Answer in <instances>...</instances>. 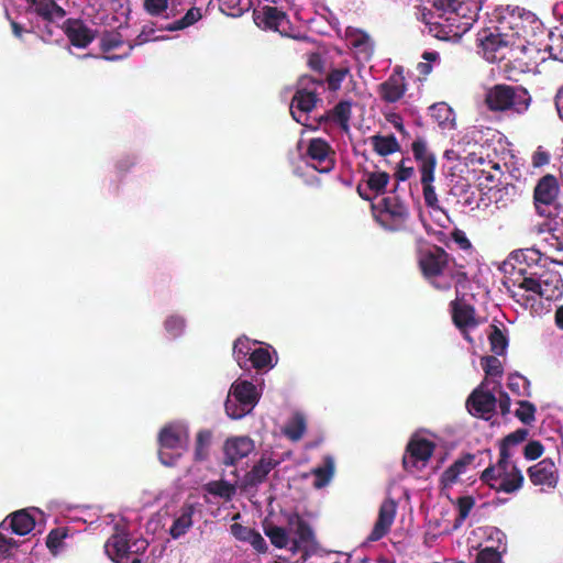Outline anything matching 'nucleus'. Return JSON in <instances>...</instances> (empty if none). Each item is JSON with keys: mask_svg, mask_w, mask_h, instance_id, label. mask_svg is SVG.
<instances>
[{"mask_svg": "<svg viewBox=\"0 0 563 563\" xmlns=\"http://www.w3.org/2000/svg\"><path fill=\"white\" fill-rule=\"evenodd\" d=\"M532 250H518L509 254L498 266L504 274L503 286L511 297L525 308L533 309L537 301L534 296L519 294L512 287H518L547 300H558L563 296V279L554 266H531L527 263Z\"/></svg>", "mask_w": 563, "mask_h": 563, "instance_id": "obj_1", "label": "nucleus"}, {"mask_svg": "<svg viewBox=\"0 0 563 563\" xmlns=\"http://www.w3.org/2000/svg\"><path fill=\"white\" fill-rule=\"evenodd\" d=\"M419 266L422 274L438 289H450L466 279V274L451 265L450 255L440 246L428 245L419 250Z\"/></svg>", "mask_w": 563, "mask_h": 563, "instance_id": "obj_2", "label": "nucleus"}, {"mask_svg": "<svg viewBox=\"0 0 563 563\" xmlns=\"http://www.w3.org/2000/svg\"><path fill=\"white\" fill-rule=\"evenodd\" d=\"M432 8L439 13V18H444L448 26H455L465 32L472 26L473 21L478 16V12L485 11L488 16L489 0H429Z\"/></svg>", "mask_w": 563, "mask_h": 563, "instance_id": "obj_3", "label": "nucleus"}, {"mask_svg": "<svg viewBox=\"0 0 563 563\" xmlns=\"http://www.w3.org/2000/svg\"><path fill=\"white\" fill-rule=\"evenodd\" d=\"M505 27H495V63L499 74L507 80L518 81L523 73V64L518 58L520 47H514L517 33L503 32Z\"/></svg>", "mask_w": 563, "mask_h": 563, "instance_id": "obj_4", "label": "nucleus"}, {"mask_svg": "<svg viewBox=\"0 0 563 563\" xmlns=\"http://www.w3.org/2000/svg\"><path fill=\"white\" fill-rule=\"evenodd\" d=\"M324 87L323 79H316L303 75L298 79L296 92L291 99L290 113L294 120L302 125H308L305 120L318 102H321L319 89Z\"/></svg>", "mask_w": 563, "mask_h": 563, "instance_id": "obj_5", "label": "nucleus"}, {"mask_svg": "<svg viewBox=\"0 0 563 563\" xmlns=\"http://www.w3.org/2000/svg\"><path fill=\"white\" fill-rule=\"evenodd\" d=\"M498 161L495 162V172H499L505 178L496 185L495 205L497 208H506L509 203H514L517 196V187L512 183L518 172L516 156L512 150L501 146L500 154L497 155Z\"/></svg>", "mask_w": 563, "mask_h": 563, "instance_id": "obj_6", "label": "nucleus"}, {"mask_svg": "<svg viewBox=\"0 0 563 563\" xmlns=\"http://www.w3.org/2000/svg\"><path fill=\"white\" fill-rule=\"evenodd\" d=\"M482 366L485 372V379L471 393L465 406L473 417L489 420L493 416V391L484 390V386L493 376V356L482 357Z\"/></svg>", "mask_w": 563, "mask_h": 563, "instance_id": "obj_7", "label": "nucleus"}, {"mask_svg": "<svg viewBox=\"0 0 563 563\" xmlns=\"http://www.w3.org/2000/svg\"><path fill=\"white\" fill-rule=\"evenodd\" d=\"M530 101L531 97L525 87L495 84V112L511 111L521 114L528 110Z\"/></svg>", "mask_w": 563, "mask_h": 563, "instance_id": "obj_8", "label": "nucleus"}, {"mask_svg": "<svg viewBox=\"0 0 563 563\" xmlns=\"http://www.w3.org/2000/svg\"><path fill=\"white\" fill-rule=\"evenodd\" d=\"M560 192L558 178L552 174L542 176L533 189V203L540 216L550 217L547 208L556 202Z\"/></svg>", "mask_w": 563, "mask_h": 563, "instance_id": "obj_9", "label": "nucleus"}, {"mask_svg": "<svg viewBox=\"0 0 563 563\" xmlns=\"http://www.w3.org/2000/svg\"><path fill=\"white\" fill-rule=\"evenodd\" d=\"M529 481L543 489H555L560 481V471L551 457H545L527 470Z\"/></svg>", "mask_w": 563, "mask_h": 563, "instance_id": "obj_10", "label": "nucleus"}, {"mask_svg": "<svg viewBox=\"0 0 563 563\" xmlns=\"http://www.w3.org/2000/svg\"><path fill=\"white\" fill-rule=\"evenodd\" d=\"M306 154L313 162L311 166L319 173H329L335 166V153L330 144L321 137L309 141Z\"/></svg>", "mask_w": 563, "mask_h": 563, "instance_id": "obj_11", "label": "nucleus"}, {"mask_svg": "<svg viewBox=\"0 0 563 563\" xmlns=\"http://www.w3.org/2000/svg\"><path fill=\"white\" fill-rule=\"evenodd\" d=\"M376 91L384 102H398L407 91L404 67L400 65L395 66L389 77L377 86Z\"/></svg>", "mask_w": 563, "mask_h": 563, "instance_id": "obj_12", "label": "nucleus"}, {"mask_svg": "<svg viewBox=\"0 0 563 563\" xmlns=\"http://www.w3.org/2000/svg\"><path fill=\"white\" fill-rule=\"evenodd\" d=\"M380 222L390 230H397L409 218L407 206L398 197H385L382 200Z\"/></svg>", "mask_w": 563, "mask_h": 563, "instance_id": "obj_13", "label": "nucleus"}, {"mask_svg": "<svg viewBox=\"0 0 563 563\" xmlns=\"http://www.w3.org/2000/svg\"><path fill=\"white\" fill-rule=\"evenodd\" d=\"M396 514L397 503L390 497L386 498L379 506L377 519L367 540L375 542L383 539L390 531Z\"/></svg>", "mask_w": 563, "mask_h": 563, "instance_id": "obj_14", "label": "nucleus"}, {"mask_svg": "<svg viewBox=\"0 0 563 563\" xmlns=\"http://www.w3.org/2000/svg\"><path fill=\"white\" fill-rule=\"evenodd\" d=\"M279 464L278 461L271 456L262 455V457L246 472L241 479V488L243 490L256 489L263 484L268 474Z\"/></svg>", "mask_w": 563, "mask_h": 563, "instance_id": "obj_15", "label": "nucleus"}, {"mask_svg": "<svg viewBox=\"0 0 563 563\" xmlns=\"http://www.w3.org/2000/svg\"><path fill=\"white\" fill-rule=\"evenodd\" d=\"M498 468V486H495V492H503L512 494L523 486L525 477L521 470L509 460L505 465L500 466L498 463L495 465Z\"/></svg>", "mask_w": 563, "mask_h": 563, "instance_id": "obj_16", "label": "nucleus"}, {"mask_svg": "<svg viewBox=\"0 0 563 563\" xmlns=\"http://www.w3.org/2000/svg\"><path fill=\"white\" fill-rule=\"evenodd\" d=\"M255 449L254 441L247 435L232 437L224 443V464L233 466Z\"/></svg>", "mask_w": 563, "mask_h": 563, "instance_id": "obj_17", "label": "nucleus"}, {"mask_svg": "<svg viewBox=\"0 0 563 563\" xmlns=\"http://www.w3.org/2000/svg\"><path fill=\"white\" fill-rule=\"evenodd\" d=\"M255 23L265 30L280 32L288 24L287 14L277 7L264 5L261 10L254 11Z\"/></svg>", "mask_w": 563, "mask_h": 563, "instance_id": "obj_18", "label": "nucleus"}, {"mask_svg": "<svg viewBox=\"0 0 563 563\" xmlns=\"http://www.w3.org/2000/svg\"><path fill=\"white\" fill-rule=\"evenodd\" d=\"M104 550L114 563H129L131 550L126 534L115 533L111 536L104 544ZM131 563H142V561L135 558Z\"/></svg>", "mask_w": 563, "mask_h": 563, "instance_id": "obj_19", "label": "nucleus"}, {"mask_svg": "<svg viewBox=\"0 0 563 563\" xmlns=\"http://www.w3.org/2000/svg\"><path fill=\"white\" fill-rule=\"evenodd\" d=\"M409 456L405 455L402 464L406 470L415 466L416 462H427L433 454L434 444L427 439L411 440L406 449Z\"/></svg>", "mask_w": 563, "mask_h": 563, "instance_id": "obj_20", "label": "nucleus"}, {"mask_svg": "<svg viewBox=\"0 0 563 563\" xmlns=\"http://www.w3.org/2000/svg\"><path fill=\"white\" fill-rule=\"evenodd\" d=\"M352 114V102L347 100H341L339 101L334 108L328 112H325L323 115H321L317 122L318 125L313 129H317L322 123H327L329 121H333L339 124L342 131L349 132L350 130V120Z\"/></svg>", "mask_w": 563, "mask_h": 563, "instance_id": "obj_21", "label": "nucleus"}, {"mask_svg": "<svg viewBox=\"0 0 563 563\" xmlns=\"http://www.w3.org/2000/svg\"><path fill=\"white\" fill-rule=\"evenodd\" d=\"M188 440L187 429L175 424L165 426L158 434L159 444L164 449H181L187 445Z\"/></svg>", "mask_w": 563, "mask_h": 563, "instance_id": "obj_22", "label": "nucleus"}, {"mask_svg": "<svg viewBox=\"0 0 563 563\" xmlns=\"http://www.w3.org/2000/svg\"><path fill=\"white\" fill-rule=\"evenodd\" d=\"M65 34L69 42L79 48L87 47L95 38L92 31L80 20L68 19L65 22Z\"/></svg>", "mask_w": 563, "mask_h": 563, "instance_id": "obj_23", "label": "nucleus"}, {"mask_svg": "<svg viewBox=\"0 0 563 563\" xmlns=\"http://www.w3.org/2000/svg\"><path fill=\"white\" fill-rule=\"evenodd\" d=\"M231 394L241 406H246L250 409L257 402L256 387L251 382H235L231 386Z\"/></svg>", "mask_w": 563, "mask_h": 563, "instance_id": "obj_24", "label": "nucleus"}, {"mask_svg": "<svg viewBox=\"0 0 563 563\" xmlns=\"http://www.w3.org/2000/svg\"><path fill=\"white\" fill-rule=\"evenodd\" d=\"M451 312L454 324L462 331L476 324L474 309L470 305L455 299L451 302Z\"/></svg>", "mask_w": 563, "mask_h": 563, "instance_id": "obj_25", "label": "nucleus"}, {"mask_svg": "<svg viewBox=\"0 0 563 563\" xmlns=\"http://www.w3.org/2000/svg\"><path fill=\"white\" fill-rule=\"evenodd\" d=\"M420 181L422 185V194L426 206L433 210H442L439 205L435 189L432 185V183L434 181V173H432V163H430L429 166L422 168Z\"/></svg>", "mask_w": 563, "mask_h": 563, "instance_id": "obj_26", "label": "nucleus"}, {"mask_svg": "<svg viewBox=\"0 0 563 563\" xmlns=\"http://www.w3.org/2000/svg\"><path fill=\"white\" fill-rule=\"evenodd\" d=\"M9 530L19 536L30 533L35 527L34 518L26 510H19L7 517Z\"/></svg>", "mask_w": 563, "mask_h": 563, "instance_id": "obj_27", "label": "nucleus"}, {"mask_svg": "<svg viewBox=\"0 0 563 563\" xmlns=\"http://www.w3.org/2000/svg\"><path fill=\"white\" fill-rule=\"evenodd\" d=\"M35 13L48 23L60 21L66 11L54 0H35L33 3Z\"/></svg>", "mask_w": 563, "mask_h": 563, "instance_id": "obj_28", "label": "nucleus"}, {"mask_svg": "<svg viewBox=\"0 0 563 563\" xmlns=\"http://www.w3.org/2000/svg\"><path fill=\"white\" fill-rule=\"evenodd\" d=\"M288 526L294 529L297 540L310 545L314 543V533L310 525L297 512L287 518Z\"/></svg>", "mask_w": 563, "mask_h": 563, "instance_id": "obj_29", "label": "nucleus"}, {"mask_svg": "<svg viewBox=\"0 0 563 563\" xmlns=\"http://www.w3.org/2000/svg\"><path fill=\"white\" fill-rule=\"evenodd\" d=\"M529 435V431L527 429L520 428L516 431L506 435L499 443V460L498 464L500 466L505 465L507 460L511 457L510 448L516 446L523 442Z\"/></svg>", "mask_w": 563, "mask_h": 563, "instance_id": "obj_30", "label": "nucleus"}, {"mask_svg": "<svg viewBox=\"0 0 563 563\" xmlns=\"http://www.w3.org/2000/svg\"><path fill=\"white\" fill-rule=\"evenodd\" d=\"M195 508L192 505H184L180 509V515L175 518L172 527L169 528V534L173 539H178L187 533L192 526V516Z\"/></svg>", "mask_w": 563, "mask_h": 563, "instance_id": "obj_31", "label": "nucleus"}, {"mask_svg": "<svg viewBox=\"0 0 563 563\" xmlns=\"http://www.w3.org/2000/svg\"><path fill=\"white\" fill-rule=\"evenodd\" d=\"M351 45L361 54L365 59H369L374 54V42L363 30H353L347 33Z\"/></svg>", "mask_w": 563, "mask_h": 563, "instance_id": "obj_32", "label": "nucleus"}, {"mask_svg": "<svg viewBox=\"0 0 563 563\" xmlns=\"http://www.w3.org/2000/svg\"><path fill=\"white\" fill-rule=\"evenodd\" d=\"M411 151L413 157L417 162H419V170L422 175V168L429 166L432 163V173H434L437 158L435 155L429 152L427 142L422 137H417L411 144Z\"/></svg>", "mask_w": 563, "mask_h": 563, "instance_id": "obj_33", "label": "nucleus"}, {"mask_svg": "<svg viewBox=\"0 0 563 563\" xmlns=\"http://www.w3.org/2000/svg\"><path fill=\"white\" fill-rule=\"evenodd\" d=\"M474 456L467 454L459 460H456L451 466H449L441 476V482L445 486H451L454 484L459 476L465 473L466 467L473 462Z\"/></svg>", "mask_w": 563, "mask_h": 563, "instance_id": "obj_34", "label": "nucleus"}, {"mask_svg": "<svg viewBox=\"0 0 563 563\" xmlns=\"http://www.w3.org/2000/svg\"><path fill=\"white\" fill-rule=\"evenodd\" d=\"M365 183L374 199L386 191L389 183V174L386 172H366Z\"/></svg>", "mask_w": 563, "mask_h": 563, "instance_id": "obj_35", "label": "nucleus"}, {"mask_svg": "<svg viewBox=\"0 0 563 563\" xmlns=\"http://www.w3.org/2000/svg\"><path fill=\"white\" fill-rule=\"evenodd\" d=\"M371 143L374 151L380 156H387L400 150V145L394 134L387 136L379 134L373 135Z\"/></svg>", "mask_w": 563, "mask_h": 563, "instance_id": "obj_36", "label": "nucleus"}, {"mask_svg": "<svg viewBox=\"0 0 563 563\" xmlns=\"http://www.w3.org/2000/svg\"><path fill=\"white\" fill-rule=\"evenodd\" d=\"M306 429L305 416L296 412L284 427V434L291 441H299L303 437Z\"/></svg>", "mask_w": 563, "mask_h": 563, "instance_id": "obj_37", "label": "nucleus"}, {"mask_svg": "<svg viewBox=\"0 0 563 563\" xmlns=\"http://www.w3.org/2000/svg\"><path fill=\"white\" fill-rule=\"evenodd\" d=\"M477 54L487 62H493V31L489 26L483 27L477 33L476 38Z\"/></svg>", "mask_w": 563, "mask_h": 563, "instance_id": "obj_38", "label": "nucleus"}, {"mask_svg": "<svg viewBox=\"0 0 563 563\" xmlns=\"http://www.w3.org/2000/svg\"><path fill=\"white\" fill-rule=\"evenodd\" d=\"M212 443V432L210 430H200L196 437L195 443V460L205 461L209 456L210 446Z\"/></svg>", "mask_w": 563, "mask_h": 563, "instance_id": "obj_39", "label": "nucleus"}, {"mask_svg": "<svg viewBox=\"0 0 563 563\" xmlns=\"http://www.w3.org/2000/svg\"><path fill=\"white\" fill-rule=\"evenodd\" d=\"M264 533L268 537L271 543L278 549H285L290 541L286 529L283 527L266 525L264 526Z\"/></svg>", "mask_w": 563, "mask_h": 563, "instance_id": "obj_40", "label": "nucleus"}, {"mask_svg": "<svg viewBox=\"0 0 563 563\" xmlns=\"http://www.w3.org/2000/svg\"><path fill=\"white\" fill-rule=\"evenodd\" d=\"M9 527L7 520L0 523V560L11 558L13 555L12 550L19 547V543L4 534L3 531H8Z\"/></svg>", "mask_w": 563, "mask_h": 563, "instance_id": "obj_41", "label": "nucleus"}, {"mask_svg": "<svg viewBox=\"0 0 563 563\" xmlns=\"http://www.w3.org/2000/svg\"><path fill=\"white\" fill-rule=\"evenodd\" d=\"M201 18H202V14H201L200 9L194 7V8L189 9L181 19H179V20L173 22L172 24H169L168 26H166V30L178 31V30L186 29V27L195 24Z\"/></svg>", "mask_w": 563, "mask_h": 563, "instance_id": "obj_42", "label": "nucleus"}, {"mask_svg": "<svg viewBox=\"0 0 563 563\" xmlns=\"http://www.w3.org/2000/svg\"><path fill=\"white\" fill-rule=\"evenodd\" d=\"M67 538V530L63 528L52 529L46 537V547L53 555H56Z\"/></svg>", "mask_w": 563, "mask_h": 563, "instance_id": "obj_43", "label": "nucleus"}, {"mask_svg": "<svg viewBox=\"0 0 563 563\" xmlns=\"http://www.w3.org/2000/svg\"><path fill=\"white\" fill-rule=\"evenodd\" d=\"M334 466L333 463L329 460L325 465L317 467L312 471L314 475L313 486L316 488H322L330 482L333 476Z\"/></svg>", "mask_w": 563, "mask_h": 563, "instance_id": "obj_44", "label": "nucleus"}, {"mask_svg": "<svg viewBox=\"0 0 563 563\" xmlns=\"http://www.w3.org/2000/svg\"><path fill=\"white\" fill-rule=\"evenodd\" d=\"M350 74V67L349 66H341L340 68L332 69L328 75L327 78L323 80L328 84V88L331 91H336L341 88L342 81L345 79V77Z\"/></svg>", "mask_w": 563, "mask_h": 563, "instance_id": "obj_45", "label": "nucleus"}, {"mask_svg": "<svg viewBox=\"0 0 563 563\" xmlns=\"http://www.w3.org/2000/svg\"><path fill=\"white\" fill-rule=\"evenodd\" d=\"M250 361L254 368L263 369L272 366V355L267 349H255L251 355Z\"/></svg>", "mask_w": 563, "mask_h": 563, "instance_id": "obj_46", "label": "nucleus"}, {"mask_svg": "<svg viewBox=\"0 0 563 563\" xmlns=\"http://www.w3.org/2000/svg\"><path fill=\"white\" fill-rule=\"evenodd\" d=\"M124 43L123 36L119 32H104L101 37L100 46L103 52H110L119 48Z\"/></svg>", "mask_w": 563, "mask_h": 563, "instance_id": "obj_47", "label": "nucleus"}, {"mask_svg": "<svg viewBox=\"0 0 563 563\" xmlns=\"http://www.w3.org/2000/svg\"><path fill=\"white\" fill-rule=\"evenodd\" d=\"M515 415L522 423L531 424L536 420V406L527 400H521Z\"/></svg>", "mask_w": 563, "mask_h": 563, "instance_id": "obj_48", "label": "nucleus"}, {"mask_svg": "<svg viewBox=\"0 0 563 563\" xmlns=\"http://www.w3.org/2000/svg\"><path fill=\"white\" fill-rule=\"evenodd\" d=\"M456 506L459 516L455 519V527L460 526L468 517L474 506V499L471 496H462L457 498Z\"/></svg>", "mask_w": 563, "mask_h": 563, "instance_id": "obj_49", "label": "nucleus"}, {"mask_svg": "<svg viewBox=\"0 0 563 563\" xmlns=\"http://www.w3.org/2000/svg\"><path fill=\"white\" fill-rule=\"evenodd\" d=\"M166 331L174 338L179 336L185 328V319L180 316H170L165 320Z\"/></svg>", "mask_w": 563, "mask_h": 563, "instance_id": "obj_50", "label": "nucleus"}, {"mask_svg": "<svg viewBox=\"0 0 563 563\" xmlns=\"http://www.w3.org/2000/svg\"><path fill=\"white\" fill-rule=\"evenodd\" d=\"M551 153L543 146H538L536 151L531 155V165L533 168H541L548 164H550L551 161Z\"/></svg>", "mask_w": 563, "mask_h": 563, "instance_id": "obj_51", "label": "nucleus"}, {"mask_svg": "<svg viewBox=\"0 0 563 563\" xmlns=\"http://www.w3.org/2000/svg\"><path fill=\"white\" fill-rule=\"evenodd\" d=\"M220 10L227 15L230 16H241L244 12V9L241 5V0H219Z\"/></svg>", "mask_w": 563, "mask_h": 563, "instance_id": "obj_52", "label": "nucleus"}, {"mask_svg": "<svg viewBox=\"0 0 563 563\" xmlns=\"http://www.w3.org/2000/svg\"><path fill=\"white\" fill-rule=\"evenodd\" d=\"M544 453L543 444L538 440L529 441L523 449V456L529 461H536Z\"/></svg>", "mask_w": 563, "mask_h": 563, "instance_id": "obj_53", "label": "nucleus"}, {"mask_svg": "<svg viewBox=\"0 0 563 563\" xmlns=\"http://www.w3.org/2000/svg\"><path fill=\"white\" fill-rule=\"evenodd\" d=\"M168 7V0H144V9L151 15L162 14Z\"/></svg>", "mask_w": 563, "mask_h": 563, "instance_id": "obj_54", "label": "nucleus"}, {"mask_svg": "<svg viewBox=\"0 0 563 563\" xmlns=\"http://www.w3.org/2000/svg\"><path fill=\"white\" fill-rule=\"evenodd\" d=\"M230 530H231V533L232 536L239 540V541H243V542H247L250 540V537L252 534V532L255 530V529H252V528H249V527H245L241 523H232L231 527H230Z\"/></svg>", "mask_w": 563, "mask_h": 563, "instance_id": "obj_55", "label": "nucleus"}, {"mask_svg": "<svg viewBox=\"0 0 563 563\" xmlns=\"http://www.w3.org/2000/svg\"><path fill=\"white\" fill-rule=\"evenodd\" d=\"M250 410L251 409L247 408L246 406H241L240 404L236 405L234 402H231L230 400L225 402V411L228 416L231 417L232 419H241L247 412H250Z\"/></svg>", "mask_w": 563, "mask_h": 563, "instance_id": "obj_56", "label": "nucleus"}, {"mask_svg": "<svg viewBox=\"0 0 563 563\" xmlns=\"http://www.w3.org/2000/svg\"><path fill=\"white\" fill-rule=\"evenodd\" d=\"M476 101L486 106L487 110L493 111V88L483 86L476 92Z\"/></svg>", "mask_w": 563, "mask_h": 563, "instance_id": "obj_57", "label": "nucleus"}, {"mask_svg": "<svg viewBox=\"0 0 563 563\" xmlns=\"http://www.w3.org/2000/svg\"><path fill=\"white\" fill-rule=\"evenodd\" d=\"M249 343L247 341H244L242 339H238L235 342H234V345H233V355L235 356L236 358V362L239 363V365L242 367V361L245 358V356L247 355L249 353Z\"/></svg>", "mask_w": 563, "mask_h": 563, "instance_id": "obj_58", "label": "nucleus"}, {"mask_svg": "<svg viewBox=\"0 0 563 563\" xmlns=\"http://www.w3.org/2000/svg\"><path fill=\"white\" fill-rule=\"evenodd\" d=\"M247 543H250L253 547V549L256 550L258 553L267 552V543L265 539L261 536V533L256 530L252 532Z\"/></svg>", "mask_w": 563, "mask_h": 563, "instance_id": "obj_59", "label": "nucleus"}, {"mask_svg": "<svg viewBox=\"0 0 563 563\" xmlns=\"http://www.w3.org/2000/svg\"><path fill=\"white\" fill-rule=\"evenodd\" d=\"M507 346V335L497 325H495V354L501 355Z\"/></svg>", "mask_w": 563, "mask_h": 563, "instance_id": "obj_60", "label": "nucleus"}, {"mask_svg": "<svg viewBox=\"0 0 563 563\" xmlns=\"http://www.w3.org/2000/svg\"><path fill=\"white\" fill-rule=\"evenodd\" d=\"M214 486L216 488L214 489H210V492L214 495H218L220 497H224L227 499H230L231 496L233 495L234 493V487L227 483V482H217L214 483Z\"/></svg>", "mask_w": 563, "mask_h": 563, "instance_id": "obj_61", "label": "nucleus"}, {"mask_svg": "<svg viewBox=\"0 0 563 563\" xmlns=\"http://www.w3.org/2000/svg\"><path fill=\"white\" fill-rule=\"evenodd\" d=\"M503 538H506L505 533L495 527V539L498 543L495 545V563H501V555L507 551L506 544H503Z\"/></svg>", "mask_w": 563, "mask_h": 563, "instance_id": "obj_62", "label": "nucleus"}, {"mask_svg": "<svg viewBox=\"0 0 563 563\" xmlns=\"http://www.w3.org/2000/svg\"><path fill=\"white\" fill-rule=\"evenodd\" d=\"M503 26L506 27L503 30V32L506 33H515L511 22L508 20L507 16L503 15V12L500 9L495 8V27Z\"/></svg>", "mask_w": 563, "mask_h": 563, "instance_id": "obj_63", "label": "nucleus"}, {"mask_svg": "<svg viewBox=\"0 0 563 563\" xmlns=\"http://www.w3.org/2000/svg\"><path fill=\"white\" fill-rule=\"evenodd\" d=\"M475 563H493V547L479 549L475 555Z\"/></svg>", "mask_w": 563, "mask_h": 563, "instance_id": "obj_64", "label": "nucleus"}]
</instances>
